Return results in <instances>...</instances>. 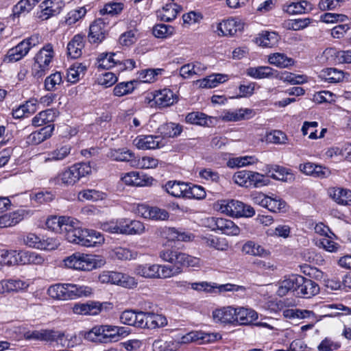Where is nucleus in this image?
Returning <instances> with one entry per match:
<instances>
[{
    "label": "nucleus",
    "mask_w": 351,
    "mask_h": 351,
    "mask_svg": "<svg viewBox=\"0 0 351 351\" xmlns=\"http://www.w3.org/2000/svg\"><path fill=\"white\" fill-rule=\"evenodd\" d=\"M23 241L27 246L38 250H52L57 247V243L53 239L40 237L32 232L24 235Z\"/></svg>",
    "instance_id": "423d86ee"
},
{
    "label": "nucleus",
    "mask_w": 351,
    "mask_h": 351,
    "mask_svg": "<svg viewBox=\"0 0 351 351\" xmlns=\"http://www.w3.org/2000/svg\"><path fill=\"white\" fill-rule=\"evenodd\" d=\"M127 235L141 234L145 232V226L140 221L127 219Z\"/></svg>",
    "instance_id": "603ef678"
},
{
    "label": "nucleus",
    "mask_w": 351,
    "mask_h": 351,
    "mask_svg": "<svg viewBox=\"0 0 351 351\" xmlns=\"http://www.w3.org/2000/svg\"><path fill=\"white\" fill-rule=\"evenodd\" d=\"M149 213L148 219L151 220H166L169 217L166 210L158 207H151Z\"/></svg>",
    "instance_id": "774afa93"
},
{
    "label": "nucleus",
    "mask_w": 351,
    "mask_h": 351,
    "mask_svg": "<svg viewBox=\"0 0 351 351\" xmlns=\"http://www.w3.org/2000/svg\"><path fill=\"white\" fill-rule=\"evenodd\" d=\"M246 74L257 80L277 77V71L267 66L249 67L246 70Z\"/></svg>",
    "instance_id": "5701e85b"
},
{
    "label": "nucleus",
    "mask_w": 351,
    "mask_h": 351,
    "mask_svg": "<svg viewBox=\"0 0 351 351\" xmlns=\"http://www.w3.org/2000/svg\"><path fill=\"white\" fill-rule=\"evenodd\" d=\"M117 56L114 53H101L97 58V66L98 69H109L112 68L117 64H121V60L114 59V56Z\"/></svg>",
    "instance_id": "2f4dec72"
},
{
    "label": "nucleus",
    "mask_w": 351,
    "mask_h": 351,
    "mask_svg": "<svg viewBox=\"0 0 351 351\" xmlns=\"http://www.w3.org/2000/svg\"><path fill=\"white\" fill-rule=\"evenodd\" d=\"M29 50L26 41L23 40L16 46L8 51L5 60L9 62L19 61L25 57Z\"/></svg>",
    "instance_id": "a878e982"
},
{
    "label": "nucleus",
    "mask_w": 351,
    "mask_h": 351,
    "mask_svg": "<svg viewBox=\"0 0 351 351\" xmlns=\"http://www.w3.org/2000/svg\"><path fill=\"white\" fill-rule=\"evenodd\" d=\"M242 202L238 200H222L219 204V210L230 217H239Z\"/></svg>",
    "instance_id": "bb28decb"
},
{
    "label": "nucleus",
    "mask_w": 351,
    "mask_h": 351,
    "mask_svg": "<svg viewBox=\"0 0 351 351\" xmlns=\"http://www.w3.org/2000/svg\"><path fill=\"white\" fill-rule=\"evenodd\" d=\"M206 197V191L204 189L198 185H192L186 184V198H193L197 199H204Z\"/></svg>",
    "instance_id": "4d7b16f0"
},
{
    "label": "nucleus",
    "mask_w": 351,
    "mask_h": 351,
    "mask_svg": "<svg viewBox=\"0 0 351 351\" xmlns=\"http://www.w3.org/2000/svg\"><path fill=\"white\" fill-rule=\"evenodd\" d=\"M154 351H179L180 342L174 339H156L152 344Z\"/></svg>",
    "instance_id": "4c0bfd02"
},
{
    "label": "nucleus",
    "mask_w": 351,
    "mask_h": 351,
    "mask_svg": "<svg viewBox=\"0 0 351 351\" xmlns=\"http://www.w3.org/2000/svg\"><path fill=\"white\" fill-rule=\"evenodd\" d=\"M91 287L72 283H58L50 286L47 294L53 299L58 300H73L77 298L87 297L92 294Z\"/></svg>",
    "instance_id": "f03ea898"
},
{
    "label": "nucleus",
    "mask_w": 351,
    "mask_h": 351,
    "mask_svg": "<svg viewBox=\"0 0 351 351\" xmlns=\"http://www.w3.org/2000/svg\"><path fill=\"white\" fill-rule=\"evenodd\" d=\"M210 117L199 112H193L186 116L187 123L202 126H208V121L210 122Z\"/></svg>",
    "instance_id": "a18cd8bd"
},
{
    "label": "nucleus",
    "mask_w": 351,
    "mask_h": 351,
    "mask_svg": "<svg viewBox=\"0 0 351 351\" xmlns=\"http://www.w3.org/2000/svg\"><path fill=\"white\" fill-rule=\"evenodd\" d=\"M7 292L23 291L27 289L29 283L19 279L6 280Z\"/></svg>",
    "instance_id": "052dcab7"
},
{
    "label": "nucleus",
    "mask_w": 351,
    "mask_h": 351,
    "mask_svg": "<svg viewBox=\"0 0 351 351\" xmlns=\"http://www.w3.org/2000/svg\"><path fill=\"white\" fill-rule=\"evenodd\" d=\"M234 307L231 306H223L213 311V318L217 323L234 325Z\"/></svg>",
    "instance_id": "aec40b11"
},
{
    "label": "nucleus",
    "mask_w": 351,
    "mask_h": 351,
    "mask_svg": "<svg viewBox=\"0 0 351 351\" xmlns=\"http://www.w3.org/2000/svg\"><path fill=\"white\" fill-rule=\"evenodd\" d=\"M106 197V193L95 189H85L79 192L77 198L80 201H97Z\"/></svg>",
    "instance_id": "49530a36"
},
{
    "label": "nucleus",
    "mask_w": 351,
    "mask_h": 351,
    "mask_svg": "<svg viewBox=\"0 0 351 351\" xmlns=\"http://www.w3.org/2000/svg\"><path fill=\"white\" fill-rule=\"evenodd\" d=\"M84 337L86 339L93 342L104 343V341H105L103 339L104 337L101 331V326H95L90 330L85 332Z\"/></svg>",
    "instance_id": "bf43d9fd"
},
{
    "label": "nucleus",
    "mask_w": 351,
    "mask_h": 351,
    "mask_svg": "<svg viewBox=\"0 0 351 351\" xmlns=\"http://www.w3.org/2000/svg\"><path fill=\"white\" fill-rule=\"evenodd\" d=\"M113 329H114V326H101V331L104 337L103 339L105 340V341H104V343L109 342H116L119 341V338L115 332V330Z\"/></svg>",
    "instance_id": "e2e57ef3"
},
{
    "label": "nucleus",
    "mask_w": 351,
    "mask_h": 351,
    "mask_svg": "<svg viewBox=\"0 0 351 351\" xmlns=\"http://www.w3.org/2000/svg\"><path fill=\"white\" fill-rule=\"evenodd\" d=\"M243 251L250 255L267 256L269 254V252L266 250L262 245L253 241H248L243 246Z\"/></svg>",
    "instance_id": "c03bdc74"
},
{
    "label": "nucleus",
    "mask_w": 351,
    "mask_h": 351,
    "mask_svg": "<svg viewBox=\"0 0 351 351\" xmlns=\"http://www.w3.org/2000/svg\"><path fill=\"white\" fill-rule=\"evenodd\" d=\"M173 27L165 24H158L154 27L153 34L157 38H165L171 35Z\"/></svg>",
    "instance_id": "69168bd1"
},
{
    "label": "nucleus",
    "mask_w": 351,
    "mask_h": 351,
    "mask_svg": "<svg viewBox=\"0 0 351 351\" xmlns=\"http://www.w3.org/2000/svg\"><path fill=\"white\" fill-rule=\"evenodd\" d=\"M176 99L173 93L167 88L157 91L153 95V101L159 108L170 106L173 104Z\"/></svg>",
    "instance_id": "b1692460"
},
{
    "label": "nucleus",
    "mask_w": 351,
    "mask_h": 351,
    "mask_svg": "<svg viewBox=\"0 0 351 351\" xmlns=\"http://www.w3.org/2000/svg\"><path fill=\"white\" fill-rule=\"evenodd\" d=\"M64 265L76 270L90 271L97 267L94 256L75 252L64 260Z\"/></svg>",
    "instance_id": "20e7f679"
},
{
    "label": "nucleus",
    "mask_w": 351,
    "mask_h": 351,
    "mask_svg": "<svg viewBox=\"0 0 351 351\" xmlns=\"http://www.w3.org/2000/svg\"><path fill=\"white\" fill-rule=\"evenodd\" d=\"M87 66L81 62L73 63L67 71V80L71 83L79 81L80 76H83L86 71Z\"/></svg>",
    "instance_id": "e433bc0d"
},
{
    "label": "nucleus",
    "mask_w": 351,
    "mask_h": 351,
    "mask_svg": "<svg viewBox=\"0 0 351 351\" xmlns=\"http://www.w3.org/2000/svg\"><path fill=\"white\" fill-rule=\"evenodd\" d=\"M298 276H291L289 278L285 279L280 282L277 293L279 296L282 297L287 295L289 291H292L296 294L297 280Z\"/></svg>",
    "instance_id": "ea45409f"
},
{
    "label": "nucleus",
    "mask_w": 351,
    "mask_h": 351,
    "mask_svg": "<svg viewBox=\"0 0 351 351\" xmlns=\"http://www.w3.org/2000/svg\"><path fill=\"white\" fill-rule=\"evenodd\" d=\"M54 130V125H48L39 130L32 132L27 138V142L30 145H38L49 138Z\"/></svg>",
    "instance_id": "4be33fe9"
},
{
    "label": "nucleus",
    "mask_w": 351,
    "mask_h": 351,
    "mask_svg": "<svg viewBox=\"0 0 351 351\" xmlns=\"http://www.w3.org/2000/svg\"><path fill=\"white\" fill-rule=\"evenodd\" d=\"M190 332L193 342H197L199 344L214 342L221 338L218 333H206L202 331H191Z\"/></svg>",
    "instance_id": "58836bf2"
},
{
    "label": "nucleus",
    "mask_w": 351,
    "mask_h": 351,
    "mask_svg": "<svg viewBox=\"0 0 351 351\" xmlns=\"http://www.w3.org/2000/svg\"><path fill=\"white\" fill-rule=\"evenodd\" d=\"M108 19L106 17L98 18L90 25L88 39L90 43H99L105 38L108 32Z\"/></svg>",
    "instance_id": "9b49d317"
},
{
    "label": "nucleus",
    "mask_w": 351,
    "mask_h": 351,
    "mask_svg": "<svg viewBox=\"0 0 351 351\" xmlns=\"http://www.w3.org/2000/svg\"><path fill=\"white\" fill-rule=\"evenodd\" d=\"M17 260L21 265H42L45 261V258L43 256L36 252L30 251H19L18 252Z\"/></svg>",
    "instance_id": "c85d7f7f"
},
{
    "label": "nucleus",
    "mask_w": 351,
    "mask_h": 351,
    "mask_svg": "<svg viewBox=\"0 0 351 351\" xmlns=\"http://www.w3.org/2000/svg\"><path fill=\"white\" fill-rule=\"evenodd\" d=\"M134 81H130L117 84L113 90L114 95L117 97H122L131 93L134 90Z\"/></svg>",
    "instance_id": "5fc2aeb1"
},
{
    "label": "nucleus",
    "mask_w": 351,
    "mask_h": 351,
    "mask_svg": "<svg viewBox=\"0 0 351 351\" xmlns=\"http://www.w3.org/2000/svg\"><path fill=\"white\" fill-rule=\"evenodd\" d=\"M140 311L136 312L132 310L124 311L120 315V321L122 324L139 328Z\"/></svg>",
    "instance_id": "37998d69"
},
{
    "label": "nucleus",
    "mask_w": 351,
    "mask_h": 351,
    "mask_svg": "<svg viewBox=\"0 0 351 351\" xmlns=\"http://www.w3.org/2000/svg\"><path fill=\"white\" fill-rule=\"evenodd\" d=\"M72 147L70 145H59L53 150L48 152L44 157L45 162H61L71 155Z\"/></svg>",
    "instance_id": "f3484780"
},
{
    "label": "nucleus",
    "mask_w": 351,
    "mask_h": 351,
    "mask_svg": "<svg viewBox=\"0 0 351 351\" xmlns=\"http://www.w3.org/2000/svg\"><path fill=\"white\" fill-rule=\"evenodd\" d=\"M287 206L286 202L278 197H269L266 208L272 213L285 212Z\"/></svg>",
    "instance_id": "3c124183"
},
{
    "label": "nucleus",
    "mask_w": 351,
    "mask_h": 351,
    "mask_svg": "<svg viewBox=\"0 0 351 351\" xmlns=\"http://www.w3.org/2000/svg\"><path fill=\"white\" fill-rule=\"evenodd\" d=\"M84 45V36L80 34L74 36L67 45L69 56L72 58H77L82 55Z\"/></svg>",
    "instance_id": "7c9ffc66"
},
{
    "label": "nucleus",
    "mask_w": 351,
    "mask_h": 351,
    "mask_svg": "<svg viewBox=\"0 0 351 351\" xmlns=\"http://www.w3.org/2000/svg\"><path fill=\"white\" fill-rule=\"evenodd\" d=\"M158 256L164 261L173 265L144 264L135 268V274L146 278L166 279L182 273V267H197L199 258L173 249H164L158 252Z\"/></svg>",
    "instance_id": "f257e3e1"
},
{
    "label": "nucleus",
    "mask_w": 351,
    "mask_h": 351,
    "mask_svg": "<svg viewBox=\"0 0 351 351\" xmlns=\"http://www.w3.org/2000/svg\"><path fill=\"white\" fill-rule=\"evenodd\" d=\"M205 243L208 246L219 250H226L228 247V245L225 240H220L219 238L213 236L205 238Z\"/></svg>",
    "instance_id": "338daca9"
},
{
    "label": "nucleus",
    "mask_w": 351,
    "mask_h": 351,
    "mask_svg": "<svg viewBox=\"0 0 351 351\" xmlns=\"http://www.w3.org/2000/svg\"><path fill=\"white\" fill-rule=\"evenodd\" d=\"M123 9V4L119 2H109L99 10L101 15L109 14L111 16L119 14Z\"/></svg>",
    "instance_id": "6e6d98bb"
},
{
    "label": "nucleus",
    "mask_w": 351,
    "mask_h": 351,
    "mask_svg": "<svg viewBox=\"0 0 351 351\" xmlns=\"http://www.w3.org/2000/svg\"><path fill=\"white\" fill-rule=\"evenodd\" d=\"M72 217L65 216H51L47 218L46 221L47 228L51 231L64 234L65 230H66L67 226L71 223Z\"/></svg>",
    "instance_id": "a211bd4d"
},
{
    "label": "nucleus",
    "mask_w": 351,
    "mask_h": 351,
    "mask_svg": "<svg viewBox=\"0 0 351 351\" xmlns=\"http://www.w3.org/2000/svg\"><path fill=\"white\" fill-rule=\"evenodd\" d=\"M56 117V112L53 109H47L41 111L32 120V125L38 127L48 123L53 122Z\"/></svg>",
    "instance_id": "c9c22d12"
},
{
    "label": "nucleus",
    "mask_w": 351,
    "mask_h": 351,
    "mask_svg": "<svg viewBox=\"0 0 351 351\" xmlns=\"http://www.w3.org/2000/svg\"><path fill=\"white\" fill-rule=\"evenodd\" d=\"M70 222L66 230L64 232V237L69 242L74 243L77 241L79 236H80L84 229L80 226L78 220L72 217Z\"/></svg>",
    "instance_id": "473e14b6"
},
{
    "label": "nucleus",
    "mask_w": 351,
    "mask_h": 351,
    "mask_svg": "<svg viewBox=\"0 0 351 351\" xmlns=\"http://www.w3.org/2000/svg\"><path fill=\"white\" fill-rule=\"evenodd\" d=\"M295 283L297 284L295 295L298 296L310 298L319 291V287L315 281L302 276H298Z\"/></svg>",
    "instance_id": "1a4fd4ad"
},
{
    "label": "nucleus",
    "mask_w": 351,
    "mask_h": 351,
    "mask_svg": "<svg viewBox=\"0 0 351 351\" xmlns=\"http://www.w3.org/2000/svg\"><path fill=\"white\" fill-rule=\"evenodd\" d=\"M163 69H148L142 70L138 73V78L145 83H151L154 82L159 75H161Z\"/></svg>",
    "instance_id": "8fccbe9b"
},
{
    "label": "nucleus",
    "mask_w": 351,
    "mask_h": 351,
    "mask_svg": "<svg viewBox=\"0 0 351 351\" xmlns=\"http://www.w3.org/2000/svg\"><path fill=\"white\" fill-rule=\"evenodd\" d=\"M329 196L338 204L349 205L351 204V191L341 187H330L328 190Z\"/></svg>",
    "instance_id": "412c9836"
},
{
    "label": "nucleus",
    "mask_w": 351,
    "mask_h": 351,
    "mask_svg": "<svg viewBox=\"0 0 351 351\" xmlns=\"http://www.w3.org/2000/svg\"><path fill=\"white\" fill-rule=\"evenodd\" d=\"M91 173V167L88 163L81 162L75 164L64 171L60 175L62 183L67 185H73L81 178Z\"/></svg>",
    "instance_id": "39448f33"
},
{
    "label": "nucleus",
    "mask_w": 351,
    "mask_h": 351,
    "mask_svg": "<svg viewBox=\"0 0 351 351\" xmlns=\"http://www.w3.org/2000/svg\"><path fill=\"white\" fill-rule=\"evenodd\" d=\"M244 24L241 20L230 19L217 24L215 32L219 36H233L243 29Z\"/></svg>",
    "instance_id": "f8f14e48"
},
{
    "label": "nucleus",
    "mask_w": 351,
    "mask_h": 351,
    "mask_svg": "<svg viewBox=\"0 0 351 351\" xmlns=\"http://www.w3.org/2000/svg\"><path fill=\"white\" fill-rule=\"evenodd\" d=\"M158 131L163 137L173 138L180 134L182 127L174 123H167L161 125Z\"/></svg>",
    "instance_id": "79ce46f5"
},
{
    "label": "nucleus",
    "mask_w": 351,
    "mask_h": 351,
    "mask_svg": "<svg viewBox=\"0 0 351 351\" xmlns=\"http://www.w3.org/2000/svg\"><path fill=\"white\" fill-rule=\"evenodd\" d=\"M64 6L63 0H45L39 5L40 11L37 13L38 17L43 21L58 15Z\"/></svg>",
    "instance_id": "6e6552de"
},
{
    "label": "nucleus",
    "mask_w": 351,
    "mask_h": 351,
    "mask_svg": "<svg viewBox=\"0 0 351 351\" xmlns=\"http://www.w3.org/2000/svg\"><path fill=\"white\" fill-rule=\"evenodd\" d=\"M321 76L329 83H337L343 80L344 73L335 68H327L322 71Z\"/></svg>",
    "instance_id": "a19ab883"
},
{
    "label": "nucleus",
    "mask_w": 351,
    "mask_h": 351,
    "mask_svg": "<svg viewBox=\"0 0 351 351\" xmlns=\"http://www.w3.org/2000/svg\"><path fill=\"white\" fill-rule=\"evenodd\" d=\"M62 82V75L60 72H56L47 77L45 80V87L48 91L55 90L56 86Z\"/></svg>",
    "instance_id": "13d9d810"
},
{
    "label": "nucleus",
    "mask_w": 351,
    "mask_h": 351,
    "mask_svg": "<svg viewBox=\"0 0 351 351\" xmlns=\"http://www.w3.org/2000/svg\"><path fill=\"white\" fill-rule=\"evenodd\" d=\"M234 325H252L258 317L257 312L252 308L239 306L234 308Z\"/></svg>",
    "instance_id": "ddd939ff"
},
{
    "label": "nucleus",
    "mask_w": 351,
    "mask_h": 351,
    "mask_svg": "<svg viewBox=\"0 0 351 351\" xmlns=\"http://www.w3.org/2000/svg\"><path fill=\"white\" fill-rule=\"evenodd\" d=\"M87 13L85 6L80 7L69 12L65 18V23L68 25H72L83 19Z\"/></svg>",
    "instance_id": "de8ad7c7"
},
{
    "label": "nucleus",
    "mask_w": 351,
    "mask_h": 351,
    "mask_svg": "<svg viewBox=\"0 0 351 351\" xmlns=\"http://www.w3.org/2000/svg\"><path fill=\"white\" fill-rule=\"evenodd\" d=\"M278 40L277 35L274 32H265L259 34L258 37L256 38V43L264 47H271L276 45Z\"/></svg>",
    "instance_id": "09e8293b"
},
{
    "label": "nucleus",
    "mask_w": 351,
    "mask_h": 351,
    "mask_svg": "<svg viewBox=\"0 0 351 351\" xmlns=\"http://www.w3.org/2000/svg\"><path fill=\"white\" fill-rule=\"evenodd\" d=\"M266 170L269 176L277 180L287 182L293 179V174L285 167L279 165H267Z\"/></svg>",
    "instance_id": "cd10ccee"
},
{
    "label": "nucleus",
    "mask_w": 351,
    "mask_h": 351,
    "mask_svg": "<svg viewBox=\"0 0 351 351\" xmlns=\"http://www.w3.org/2000/svg\"><path fill=\"white\" fill-rule=\"evenodd\" d=\"M208 222L210 228L220 230L223 234L236 236L240 233V228L231 220L219 217H210L208 219Z\"/></svg>",
    "instance_id": "0eeeda50"
},
{
    "label": "nucleus",
    "mask_w": 351,
    "mask_h": 351,
    "mask_svg": "<svg viewBox=\"0 0 351 351\" xmlns=\"http://www.w3.org/2000/svg\"><path fill=\"white\" fill-rule=\"evenodd\" d=\"M110 275L111 284L120 285L125 288H132L137 284L134 278L122 273L110 271Z\"/></svg>",
    "instance_id": "c756f323"
},
{
    "label": "nucleus",
    "mask_w": 351,
    "mask_h": 351,
    "mask_svg": "<svg viewBox=\"0 0 351 351\" xmlns=\"http://www.w3.org/2000/svg\"><path fill=\"white\" fill-rule=\"evenodd\" d=\"M269 64L279 68H287L294 64V60L282 53H274L268 56Z\"/></svg>",
    "instance_id": "f704fd0d"
},
{
    "label": "nucleus",
    "mask_w": 351,
    "mask_h": 351,
    "mask_svg": "<svg viewBox=\"0 0 351 351\" xmlns=\"http://www.w3.org/2000/svg\"><path fill=\"white\" fill-rule=\"evenodd\" d=\"M140 317L139 328H141L155 329L167 324L166 317L162 315L140 311Z\"/></svg>",
    "instance_id": "9d476101"
},
{
    "label": "nucleus",
    "mask_w": 351,
    "mask_h": 351,
    "mask_svg": "<svg viewBox=\"0 0 351 351\" xmlns=\"http://www.w3.org/2000/svg\"><path fill=\"white\" fill-rule=\"evenodd\" d=\"M317 245L319 247H323L324 250L330 252H335L339 247V245L332 241L328 236L320 239L317 242Z\"/></svg>",
    "instance_id": "0e129e2a"
},
{
    "label": "nucleus",
    "mask_w": 351,
    "mask_h": 351,
    "mask_svg": "<svg viewBox=\"0 0 351 351\" xmlns=\"http://www.w3.org/2000/svg\"><path fill=\"white\" fill-rule=\"evenodd\" d=\"M165 191L176 197H186V183L169 181L165 185Z\"/></svg>",
    "instance_id": "72a5a7b5"
},
{
    "label": "nucleus",
    "mask_w": 351,
    "mask_h": 351,
    "mask_svg": "<svg viewBox=\"0 0 351 351\" xmlns=\"http://www.w3.org/2000/svg\"><path fill=\"white\" fill-rule=\"evenodd\" d=\"M54 57L53 45L50 43L45 45L36 54L32 73L35 77L40 78L49 70V64Z\"/></svg>",
    "instance_id": "7ed1b4c3"
},
{
    "label": "nucleus",
    "mask_w": 351,
    "mask_h": 351,
    "mask_svg": "<svg viewBox=\"0 0 351 351\" xmlns=\"http://www.w3.org/2000/svg\"><path fill=\"white\" fill-rule=\"evenodd\" d=\"M182 8L177 3L165 4L156 12L157 17L161 21L169 22L174 20Z\"/></svg>",
    "instance_id": "393cba45"
},
{
    "label": "nucleus",
    "mask_w": 351,
    "mask_h": 351,
    "mask_svg": "<svg viewBox=\"0 0 351 351\" xmlns=\"http://www.w3.org/2000/svg\"><path fill=\"white\" fill-rule=\"evenodd\" d=\"M104 241V239L99 232L93 230L84 229L80 236H79L77 241L74 243L84 247H93L97 244H101Z\"/></svg>",
    "instance_id": "4468645a"
},
{
    "label": "nucleus",
    "mask_w": 351,
    "mask_h": 351,
    "mask_svg": "<svg viewBox=\"0 0 351 351\" xmlns=\"http://www.w3.org/2000/svg\"><path fill=\"white\" fill-rule=\"evenodd\" d=\"M250 171H239L233 176L234 182L241 186L248 187L250 186Z\"/></svg>",
    "instance_id": "680f3d73"
},
{
    "label": "nucleus",
    "mask_w": 351,
    "mask_h": 351,
    "mask_svg": "<svg viewBox=\"0 0 351 351\" xmlns=\"http://www.w3.org/2000/svg\"><path fill=\"white\" fill-rule=\"evenodd\" d=\"M134 143L139 149H153L164 146L162 139L159 136H137Z\"/></svg>",
    "instance_id": "2eb2a0df"
},
{
    "label": "nucleus",
    "mask_w": 351,
    "mask_h": 351,
    "mask_svg": "<svg viewBox=\"0 0 351 351\" xmlns=\"http://www.w3.org/2000/svg\"><path fill=\"white\" fill-rule=\"evenodd\" d=\"M254 116V112L249 108H239L234 110H224L221 119L224 121H239L243 119H250Z\"/></svg>",
    "instance_id": "6ab92c4d"
},
{
    "label": "nucleus",
    "mask_w": 351,
    "mask_h": 351,
    "mask_svg": "<svg viewBox=\"0 0 351 351\" xmlns=\"http://www.w3.org/2000/svg\"><path fill=\"white\" fill-rule=\"evenodd\" d=\"M102 308V304L90 301L86 303H76L72 307L73 313L81 315H96Z\"/></svg>",
    "instance_id": "dca6fc26"
},
{
    "label": "nucleus",
    "mask_w": 351,
    "mask_h": 351,
    "mask_svg": "<svg viewBox=\"0 0 351 351\" xmlns=\"http://www.w3.org/2000/svg\"><path fill=\"white\" fill-rule=\"evenodd\" d=\"M267 139L269 142L276 145H285L289 141L287 134L280 130L270 132L267 136Z\"/></svg>",
    "instance_id": "864d4df0"
}]
</instances>
